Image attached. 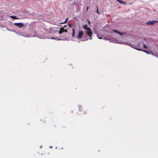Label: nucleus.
<instances>
[{
  "label": "nucleus",
  "mask_w": 158,
  "mask_h": 158,
  "mask_svg": "<svg viewBox=\"0 0 158 158\" xmlns=\"http://www.w3.org/2000/svg\"><path fill=\"white\" fill-rule=\"evenodd\" d=\"M86 33L89 36V39L91 40L92 38V35L93 33L91 29L89 27H88L87 31H86Z\"/></svg>",
  "instance_id": "nucleus-1"
},
{
  "label": "nucleus",
  "mask_w": 158,
  "mask_h": 158,
  "mask_svg": "<svg viewBox=\"0 0 158 158\" xmlns=\"http://www.w3.org/2000/svg\"><path fill=\"white\" fill-rule=\"evenodd\" d=\"M156 23H158V21L153 20L147 22L146 24L148 25H151L154 24Z\"/></svg>",
  "instance_id": "nucleus-2"
},
{
  "label": "nucleus",
  "mask_w": 158,
  "mask_h": 158,
  "mask_svg": "<svg viewBox=\"0 0 158 158\" xmlns=\"http://www.w3.org/2000/svg\"><path fill=\"white\" fill-rule=\"evenodd\" d=\"M14 24L17 27L20 28L24 26L23 24V23H15Z\"/></svg>",
  "instance_id": "nucleus-3"
},
{
  "label": "nucleus",
  "mask_w": 158,
  "mask_h": 158,
  "mask_svg": "<svg viewBox=\"0 0 158 158\" xmlns=\"http://www.w3.org/2000/svg\"><path fill=\"white\" fill-rule=\"evenodd\" d=\"M83 31H80L79 32L78 35L77 36V38L78 39H80L82 37L83 35Z\"/></svg>",
  "instance_id": "nucleus-4"
},
{
  "label": "nucleus",
  "mask_w": 158,
  "mask_h": 158,
  "mask_svg": "<svg viewBox=\"0 0 158 158\" xmlns=\"http://www.w3.org/2000/svg\"><path fill=\"white\" fill-rule=\"evenodd\" d=\"M116 1L117 2H119L121 4H124L125 5H126V3L124 1H123L121 0H117Z\"/></svg>",
  "instance_id": "nucleus-5"
},
{
  "label": "nucleus",
  "mask_w": 158,
  "mask_h": 158,
  "mask_svg": "<svg viewBox=\"0 0 158 158\" xmlns=\"http://www.w3.org/2000/svg\"><path fill=\"white\" fill-rule=\"evenodd\" d=\"M64 28L63 27H61L59 32V34H62L63 32H64Z\"/></svg>",
  "instance_id": "nucleus-6"
},
{
  "label": "nucleus",
  "mask_w": 158,
  "mask_h": 158,
  "mask_svg": "<svg viewBox=\"0 0 158 158\" xmlns=\"http://www.w3.org/2000/svg\"><path fill=\"white\" fill-rule=\"evenodd\" d=\"M72 37H73L75 34V30L73 28L72 29Z\"/></svg>",
  "instance_id": "nucleus-7"
},
{
  "label": "nucleus",
  "mask_w": 158,
  "mask_h": 158,
  "mask_svg": "<svg viewBox=\"0 0 158 158\" xmlns=\"http://www.w3.org/2000/svg\"><path fill=\"white\" fill-rule=\"evenodd\" d=\"M83 27L84 29L86 30H87V29L88 28V27H87V25H84Z\"/></svg>",
  "instance_id": "nucleus-8"
},
{
  "label": "nucleus",
  "mask_w": 158,
  "mask_h": 158,
  "mask_svg": "<svg viewBox=\"0 0 158 158\" xmlns=\"http://www.w3.org/2000/svg\"><path fill=\"white\" fill-rule=\"evenodd\" d=\"M10 18H11L13 19H18V18H17V17H16L15 16H10Z\"/></svg>",
  "instance_id": "nucleus-9"
},
{
  "label": "nucleus",
  "mask_w": 158,
  "mask_h": 158,
  "mask_svg": "<svg viewBox=\"0 0 158 158\" xmlns=\"http://www.w3.org/2000/svg\"><path fill=\"white\" fill-rule=\"evenodd\" d=\"M68 19V18H67L65 20L64 22L60 23V24H64V23H66Z\"/></svg>",
  "instance_id": "nucleus-10"
},
{
  "label": "nucleus",
  "mask_w": 158,
  "mask_h": 158,
  "mask_svg": "<svg viewBox=\"0 0 158 158\" xmlns=\"http://www.w3.org/2000/svg\"><path fill=\"white\" fill-rule=\"evenodd\" d=\"M97 6V10H96V12L98 14V15H99V13L98 10V6L97 5L96 6Z\"/></svg>",
  "instance_id": "nucleus-11"
},
{
  "label": "nucleus",
  "mask_w": 158,
  "mask_h": 158,
  "mask_svg": "<svg viewBox=\"0 0 158 158\" xmlns=\"http://www.w3.org/2000/svg\"><path fill=\"white\" fill-rule=\"evenodd\" d=\"M113 31L118 34L119 31L117 30H113Z\"/></svg>",
  "instance_id": "nucleus-12"
},
{
  "label": "nucleus",
  "mask_w": 158,
  "mask_h": 158,
  "mask_svg": "<svg viewBox=\"0 0 158 158\" xmlns=\"http://www.w3.org/2000/svg\"><path fill=\"white\" fill-rule=\"evenodd\" d=\"M135 48V49H136L137 50H139V51H143L142 50V49H141L137 48Z\"/></svg>",
  "instance_id": "nucleus-13"
},
{
  "label": "nucleus",
  "mask_w": 158,
  "mask_h": 158,
  "mask_svg": "<svg viewBox=\"0 0 158 158\" xmlns=\"http://www.w3.org/2000/svg\"><path fill=\"white\" fill-rule=\"evenodd\" d=\"M143 52H145V53H147V54H149V53L147 51H146V50H143Z\"/></svg>",
  "instance_id": "nucleus-14"
},
{
  "label": "nucleus",
  "mask_w": 158,
  "mask_h": 158,
  "mask_svg": "<svg viewBox=\"0 0 158 158\" xmlns=\"http://www.w3.org/2000/svg\"><path fill=\"white\" fill-rule=\"evenodd\" d=\"M118 34H120V35H122L123 34H124V33H121V32H120L119 31V32H118Z\"/></svg>",
  "instance_id": "nucleus-15"
},
{
  "label": "nucleus",
  "mask_w": 158,
  "mask_h": 158,
  "mask_svg": "<svg viewBox=\"0 0 158 158\" xmlns=\"http://www.w3.org/2000/svg\"><path fill=\"white\" fill-rule=\"evenodd\" d=\"M143 47L144 48H147V47L145 44H143Z\"/></svg>",
  "instance_id": "nucleus-16"
},
{
  "label": "nucleus",
  "mask_w": 158,
  "mask_h": 158,
  "mask_svg": "<svg viewBox=\"0 0 158 158\" xmlns=\"http://www.w3.org/2000/svg\"><path fill=\"white\" fill-rule=\"evenodd\" d=\"M67 31L66 29H64V32H67Z\"/></svg>",
  "instance_id": "nucleus-17"
},
{
  "label": "nucleus",
  "mask_w": 158,
  "mask_h": 158,
  "mask_svg": "<svg viewBox=\"0 0 158 158\" xmlns=\"http://www.w3.org/2000/svg\"><path fill=\"white\" fill-rule=\"evenodd\" d=\"M69 26L70 28L72 27V25L71 24H69Z\"/></svg>",
  "instance_id": "nucleus-18"
},
{
  "label": "nucleus",
  "mask_w": 158,
  "mask_h": 158,
  "mask_svg": "<svg viewBox=\"0 0 158 158\" xmlns=\"http://www.w3.org/2000/svg\"><path fill=\"white\" fill-rule=\"evenodd\" d=\"M88 9H89V7L88 6H87V10H86V11H87L88 10Z\"/></svg>",
  "instance_id": "nucleus-19"
},
{
  "label": "nucleus",
  "mask_w": 158,
  "mask_h": 158,
  "mask_svg": "<svg viewBox=\"0 0 158 158\" xmlns=\"http://www.w3.org/2000/svg\"><path fill=\"white\" fill-rule=\"evenodd\" d=\"M99 38V39H102V37H99V38Z\"/></svg>",
  "instance_id": "nucleus-20"
},
{
  "label": "nucleus",
  "mask_w": 158,
  "mask_h": 158,
  "mask_svg": "<svg viewBox=\"0 0 158 158\" xmlns=\"http://www.w3.org/2000/svg\"><path fill=\"white\" fill-rule=\"evenodd\" d=\"M88 23H89V24L90 22H89V21H88Z\"/></svg>",
  "instance_id": "nucleus-21"
},
{
  "label": "nucleus",
  "mask_w": 158,
  "mask_h": 158,
  "mask_svg": "<svg viewBox=\"0 0 158 158\" xmlns=\"http://www.w3.org/2000/svg\"><path fill=\"white\" fill-rule=\"evenodd\" d=\"M66 27V26H64V27Z\"/></svg>",
  "instance_id": "nucleus-22"
}]
</instances>
